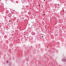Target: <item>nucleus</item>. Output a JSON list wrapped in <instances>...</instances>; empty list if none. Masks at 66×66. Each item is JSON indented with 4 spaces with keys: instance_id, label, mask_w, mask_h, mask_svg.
Wrapping results in <instances>:
<instances>
[{
    "instance_id": "1",
    "label": "nucleus",
    "mask_w": 66,
    "mask_h": 66,
    "mask_svg": "<svg viewBox=\"0 0 66 66\" xmlns=\"http://www.w3.org/2000/svg\"><path fill=\"white\" fill-rule=\"evenodd\" d=\"M7 63H8V62H9V61H7Z\"/></svg>"
},
{
    "instance_id": "2",
    "label": "nucleus",
    "mask_w": 66,
    "mask_h": 66,
    "mask_svg": "<svg viewBox=\"0 0 66 66\" xmlns=\"http://www.w3.org/2000/svg\"><path fill=\"white\" fill-rule=\"evenodd\" d=\"M42 37H43V36H42Z\"/></svg>"
},
{
    "instance_id": "3",
    "label": "nucleus",
    "mask_w": 66,
    "mask_h": 66,
    "mask_svg": "<svg viewBox=\"0 0 66 66\" xmlns=\"http://www.w3.org/2000/svg\"><path fill=\"white\" fill-rule=\"evenodd\" d=\"M58 5H59V4H58Z\"/></svg>"
},
{
    "instance_id": "4",
    "label": "nucleus",
    "mask_w": 66,
    "mask_h": 66,
    "mask_svg": "<svg viewBox=\"0 0 66 66\" xmlns=\"http://www.w3.org/2000/svg\"><path fill=\"white\" fill-rule=\"evenodd\" d=\"M44 15H45V14H44Z\"/></svg>"
},
{
    "instance_id": "5",
    "label": "nucleus",
    "mask_w": 66,
    "mask_h": 66,
    "mask_svg": "<svg viewBox=\"0 0 66 66\" xmlns=\"http://www.w3.org/2000/svg\"><path fill=\"white\" fill-rule=\"evenodd\" d=\"M65 61H66V60H65Z\"/></svg>"
},
{
    "instance_id": "6",
    "label": "nucleus",
    "mask_w": 66,
    "mask_h": 66,
    "mask_svg": "<svg viewBox=\"0 0 66 66\" xmlns=\"http://www.w3.org/2000/svg\"><path fill=\"white\" fill-rule=\"evenodd\" d=\"M64 62H65V61H64Z\"/></svg>"
}]
</instances>
